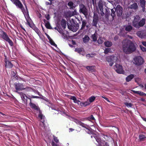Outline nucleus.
<instances>
[{
    "instance_id": "obj_1",
    "label": "nucleus",
    "mask_w": 146,
    "mask_h": 146,
    "mask_svg": "<svg viewBox=\"0 0 146 146\" xmlns=\"http://www.w3.org/2000/svg\"><path fill=\"white\" fill-rule=\"evenodd\" d=\"M123 48V51L126 53H130L136 49L133 43L128 39H125L122 42Z\"/></svg>"
},
{
    "instance_id": "obj_2",
    "label": "nucleus",
    "mask_w": 146,
    "mask_h": 146,
    "mask_svg": "<svg viewBox=\"0 0 146 146\" xmlns=\"http://www.w3.org/2000/svg\"><path fill=\"white\" fill-rule=\"evenodd\" d=\"M13 4H15L17 8L21 9L27 21L29 24L31 21V19L29 17L28 14L27 8L26 7V10H25L23 5L19 0H10Z\"/></svg>"
},
{
    "instance_id": "obj_3",
    "label": "nucleus",
    "mask_w": 146,
    "mask_h": 146,
    "mask_svg": "<svg viewBox=\"0 0 146 146\" xmlns=\"http://www.w3.org/2000/svg\"><path fill=\"white\" fill-rule=\"evenodd\" d=\"M98 6L100 11V14L102 16H103L105 15V17L106 19H108L109 16L110 15V9L108 7H106L105 9V13H104V12L103 8V3L101 2H99L98 4Z\"/></svg>"
},
{
    "instance_id": "obj_4",
    "label": "nucleus",
    "mask_w": 146,
    "mask_h": 146,
    "mask_svg": "<svg viewBox=\"0 0 146 146\" xmlns=\"http://www.w3.org/2000/svg\"><path fill=\"white\" fill-rule=\"evenodd\" d=\"M38 117L41 120V122L40 123V125L42 127L43 129H44L43 131L44 130L45 132L47 133L48 131H49V127L47 124H45L44 123V116L42 113H40Z\"/></svg>"
},
{
    "instance_id": "obj_5",
    "label": "nucleus",
    "mask_w": 146,
    "mask_h": 146,
    "mask_svg": "<svg viewBox=\"0 0 146 146\" xmlns=\"http://www.w3.org/2000/svg\"><path fill=\"white\" fill-rule=\"evenodd\" d=\"M0 37L8 42L11 46H13V41L10 40L7 34L5 32L3 31L0 32Z\"/></svg>"
},
{
    "instance_id": "obj_6",
    "label": "nucleus",
    "mask_w": 146,
    "mask_h": 146,
    "mask_svg": "<svg viewBox=\"0 0 146 146\" xmlns=\"http://www.w3.org/2000/svg\"><path fill=\"white\" fill-rule=\"evenodd\" d=\"M133 63L136 65L139 66L144 62L143 59L140 56L135 57L133 58Z\"/></svg>"
},
{
    "instance_id": "obj_7",
    "label": "nucleus",
    "mask_w": 146,
    "mask_h": 146,
    "mask_svg": "<svg viewBox=\"0 0 146 146\" xmlns=\"http://www.w3.org/2000/svg\"><path fill=\"white\" fill-rule=\"evenodd\" d=\"M114 69L118 74H124L125 73L122 65L118 64H116L114 67Z\"/></svg>"
},
{
    "instance_id": "obj_8",
    "label": "nucleus",
    "mask_w": 146,
    "mask_h": 146,
    "mask_svg": "<svg viewBox=\"0 0 146 146\" xmlns=\"http://www.w3.org/2000/svg\"><path fill=\"white\" fill-rule=\"evenodd\" d=\"M116 57L113 55L108 56L106 57V60L109 63V65L112 66L113 64V63L116 61Z\"/></svg>"
},
{
    "instance_id": "obj_9",
    "label": "nucleus",
    "mask_w": 146,
    "mask_h": 146,
    "mask_svg": "<svg viewBox=\"0 0 146 146\" xmlns=\"http://www.w3.org/2000/svg\"><path fill=\"white\" fill-rule=\"evenodd\" d=\"M14 85L16 92L18 93L19 92H18V91L24 90L25 88V86L23 85V84L20 83H15Z\"/></svg>"
},
{
    "instance_id": "obj_10",
    "label": "nucleus",
    "mask_w": 146,
    "mask_h": 146,
    "mask_svg": "<svg viewBox=\"0 0 146 146\" xmlns=\"http://www.w3.org/2000/svg\"><path fill=\"white\" fill-rule=\"evenodd\" d=\"M136 34L140 38L142 39L145 38H146V29L138 31Z\"/></svg>"
},
{
    "instance_id": "obj_11",
    "label": "nucleus",
    "mask_w": 146,
    "mask_h": 146,
    "mask_svg": "<svg viewBox=\"0 0 146 146\" xmlns=\"http://www.w3.org/2000/svg\"><path fill=\"white\" fill-rule=\"evenodd\" d=\"M115 10V11L117 16H120L122 15L123 8L120 5H118Z\"/></svg>"
},
{
    "instance_id": "obj_12",
    "label": "nucleus",
    "mask_w": 146,
    "mask_h": 146,
    "mask_svg": "<svg viewBox=\"0 0 146 146\" xmlns=\"http://www.w3.org/2000/svg\"><path fill=\"white\" fill-rule=\"evenodd\" d=\"M80 8L79 11L80 13H82L85 15L87 14V9L84 5H80Z\"/></svg>"
},
{
    "instance_id": "obj_13",
    "label": "nucleus",
    "mask_w": 146,
    "mask_h": 146,
    "mask_svg": "<svg viewBox=\"0 0 146 146\" xmlns=\"http://www.w3.org/2000/svg\"><path fill=\"white\" fill-rule=\"evenodd\" d=\"M98 16L97 14H94V16L93 17L92 25L95 27H97V25L98 22Z\"/></svg>"
},
{
    "instance_id": "obj_14",
    "label": "nucleus",
    "mask_w": 146,
    "mask_h": 146,
    "mask_svg": "<svg viewBox=\"0 0 146 146\" xmlns=\"http://www.w3.org/2000/svg\"><path fill=\"white\" fill-rule=\"evenodd\" d=\"M145 20L144 18H143L140 20L138 23L137 25H136L135 28L137 29L141 27H142L145 23Z\"/></svg>"
},
{
    "instance_id": "obj_15",
    "label": "nucleus",
    "mask_w": 146,
    "mask_h": 146,
    "mask_svg": "<svg viewBox=\"0 0 146 146\" xmlns=\"http://www.w3.org/2000/svg\"><path fill=\"white\" fill-rule=\"evenodd\" d=\"M32 21L30 22V23L29 24L27 22V24L29 25V26L33 28V29L35 31L36 33L38 35L40 36L41 35V33L40 31V30L39 29L37 28L34 25H33V26H31V22Z\"/></svg>"
},
{
    "instance_id": "obj_16",
    "label": "nucleus",
    "mask_w": 146,
    "mask_h": 146,
    "mask_svg": "<svg viewBox=\"0 0 146 146\" xmlns=\"http://www.w3.org/2000/svg\"><path fill=\"white\" fill-rule=\"evenodd\" d=\"M140 18L138 15H136L134 18V19L133 21V26L135 27L136 25H137L140 21Z\"/></svg>"
},
{
    "instance_id": "obj_17",
    "label": "nucleus",
    "mask_w": 146,
    "mask_h": 146,
    "mask_svg": "<svg viewBox=\"0 0 146 146\" xmlns=\"http://www.w3.org/2000/svg\"><path fill=\"white\" fill-rule=\"evenodd\" d=\"M94 137L95 139L97 142L99 144L98 146H102V141L100 139L96 136H94ZM108 145V146L109 145L107 142L105 143V145L104 146H107L106 145Z\"/></svg>"
},
{
    "instance_id": "obj_18",
    "label": "nucleus",
    "mask_w": 146,
    "mask_h": 146,
    "mask_svg": "<svg viewBox=\"0 0 146 146\" xmlns=\"http://www.w3.org/2000/svg\"><path fill=\"white\" fill-rule=\"evenodd\" d=\"M75 122L78 125L81 126L83 127L86 128V129H88V126L87 125L84 124V123L82 122L81 121L78 120H76Z\"/></svg>"
},
{
    "instance_id": "obj_19",
    "label": "nucleus",
    "mask_w": 146,
    "mask_h": 146,
    "mask_svg": "<svg viewBox=\"0 0 146 146\" xmlns=\"http://www.w3.org/2000/svg\"><path fill=\"white\" fill-rule=\"evenodd\" d=\"M29 99L30 100L29 105L30 107L34 110H38L39 109L38 107L35 104L32 103L31 99L30 98H29Z\"/></svg>"
},
{
    "instance_id": "obj_20",
    "label": "nucleus",
    "mask_w": 146,
    "mask_h": 146,
    "mask_svg": "<svg viewBox=\"0 0 146 146\" xmlns=\"http://www.w3.org/2000/svg\"><path fill=\"white\" fill-rule=\"evenodd\" d=\"M129 8L131 9L136 10L138 8L137 4L136 3H134L133 4H131L129 7Z\"/></svg>"
},
{
    "instance_id": "obj_21",
    "label": "nucleus",
    "mask_w": 146,
    "mask_h": 146,
    "mask_svg": "<svg viewBox=\"0 0 146 146\" xmlns=\"http://www.w3.org/2000/svg\"><path fill=\"white\" fill-rule=\"evenodd\" d=\"M131 91L134 93L135 94H137L140 96H146V94L140 91H135L133 90H131Z\"/></svg>"
},
{
    "instance_id": "obj_22",
    "label": "nucleus",
    "mask_w": 146,
    "mask_h": 146,
    "mask_svg": "<svg viewBox=\"0 0 146 146\" xmlns=\"http://www.w3.org/2000/svg\"><path fill=\"white\" fill-rule=\"evenodd\" d=\"M124 27L125 31L128 32H130L133 29L132 26L130 25H125Z\"/></svg>"
},
{
    "instance_id": "obj_23",
    "label": "nucleus",
    "mask_w": 146,
    "mask_h": 146,
    "mask_svg": "<svg viewBox=\"0 0 146 146\" xmlns=\"http://www.w3.org/2000/svg\"><path fill=\"white\" fill-rule=\"evenodd\" d=\"M43 21L45 24V27L49 29H52V27H51L49 21L45 19L43 20Z\"/></svg>"
},
{
    "instance_id": "obj_24",
    "label": "nucleus",
    "mask_w": 146,
    "mask_h": 146,
    "mask_svg": "<svg viewBox=\"0 0 146 146\" xmlns=\"http://www.w3.org/2000/svg\"><path fill=\"white\" fill-rule=\"evenodd\" d=\"M5 67L6 68H11L13 66V64L11 62L9 61H5Z\"/></svg>"
},
{
    "instance_id": "obj_25",
    "label": "nucleus",
    "mask_w": 146,
    "mask_h": 146,
    "mask_svg": "<svg viewBox=\"0 0 146 146\" xmlns=\"http://www.w3.org/2000/svg\"><path fill=\"white\" fill-rule=\"evenodd\" d=\"M18 93L20 94V95L21 96V98H22V99L23 100H26L27 101V98H28L29 99V98H28L26 96V94L23 93L21 92H19Z\"/></svg>"
},
{
    "instance_id": "obj_26",
    "label": "nucleus",
    "mask_w": 146,
    "mask_h": 146,
    "mask_svg": "<svg viewBox=\"0 0 146 146\" xmlns=\"http://www.w3.org/2000/svg\"><path fill=\"white\" fill-rule=\"evenodd\" d=\"M70 99L72 100L74 103H76L78 105H80V101L78 100H77L75 97L72 96L71 97Z\"/></svg>"
},
{
    "instance_id": "obj_27",
    "label": "nucleus",
    "mask_w": 146,
    "mask_h": 146,
    "mask_svg": "<svg viewBox=\"0 0 146 146\" xmlns=\"http://www.w3.org/2000/svg\"><path fill=\"white\" fill-rule=\"evenodd\" d=\"M105 46L107 47H111L112 45V42L108 40L104 42Z\"/></svg>"
},
{
    "instance_id": "obj_28",
    "label": "nucleus",
    "mask_w": 146,
    "mask_h": 146,
    "mask_svg": "<svg viewBox=\"0 0 146 146\" xmlns=\"http://www.w3.org/2000/svg\"><path fill=\"white\" fill-rule=\"evenodd\" d=\"M90 104V103L89 102L87 101L84 102H81L80 103V105L81 106H84L86 107L88 105H89Z\"/></svg>"
},
{
    "instance_id": "obj_29",
    "label": "nucleus",
    "mask_w": 146,
    "mask_h": 146,
    "mask_svg": "<svg viewBox=\"0 0 146 146\" xmlns=\"http://www.w3.org/2000/svg\"><path fill=\"white\" fill-rule=\"evenodd\" d=\"M68 5L70 9H73L75 7V5L72 1L69 2L68 3Z\"/></svg>"
},
{
    "instance_id": "obj_30",
    "label": "nucleus",
    "mask_w": 146,
    "mask_h": 146,
    "mask_svg": "<svg viewBox=\"0 0 146 146\" xmlns=\"http://www.w3.org/2000/svg\"><path fill=\"white\" fill-rule=\"evenodd\" d=\"M95 66H87L86 67V68L89 71L93 72L95 70Z\"/></svg>"
},
{
    "instance_id": "obj_31",
    "label": "nucleus",
    "mask_w": 146,
    "mask_h": 146,
    "mask_svg": "<svg viewBox=\"0 0 146 146\" xmlns=\"http://www.w3.org/2000/svg\"><path fill=\"white\" fill-rule=\"evenodd\" d=\"M134 75L131 74L128 76L126 78V81L129 82L134 77Z\"/></svg>"
},
{
    "instance_id": "obj_32",
    "label": "nucleus",
    "mask_w": 146,
    "mask_h": 146,
    "mask_svg": "<svg viewBox=\"0 0 146 146\" xmlns=\"http://www.w3.org/2000/svg\"><path fill=\"white\" fill-rule=\"evenodd\" d=\"M83 40L84 43H87L90 40V38L87 35H85L84 37L83 38Z\"/></svg>"
},
{
    "instance_id": "obj_33",
    "label": "nucleus",
    "mask_w": 146,
    "mask_h": 146,
    "mask_svg": "<svg viewBox=\"0 0 146 146\" xmlns=\"http://www.w3.org/2000/svg\"><path fill=\"white\" fill-rule=\"evenodd\" d=\"M139 139L141 141H144L146 138V137L143 134H140L139 136Z\"/></svg>"
},
{
    "instance_id": "obj_34",
    "label": "nucleus",
    "mask_w": 146,
    "mask_h": 146,
    "mask_svg": "<svg viewBox=\"0 0 146 146\" xmlns=\"http://www.w3.org/2000/svg\"><path fill=\"white\" fill-rule=\"evenodd\" d=\"M61 24L62 27H63L64 29L66 26V21L64 20H62L61 22Z\"/></svg>"
},
{
    "instance_id": "obj_35",
    "label": "nucleus",
    "mask_w": 146,
    "mask_h": 146,
    "mask_svg": "<svg viewBox=\"0 0 146 146\" xmlns=\"http://www.w3.org/2000/svg\"><path fill=\"white\" fill-rule=\"evenodd\" d=\"M91 38L92 39L93 41L94 42L96 41L97 40V35L95 33L92 35L91 36Z\"/></svg>"
},
{
    "instance_id": "obj_36",
    "label": "nucleus",
    "mask_w": 146,
    "mask_h": 146,
    "mask_svg": "<svg viewBox=\"0 0 146 146\" xmlns=\"http://www.w3.org/2000/svg\"><path fill=\"white\" fill-rule=\"evenodd\" d=\"M96 99V97L94 96H92L90 97L88 99L89 102L90 104L93 102Z\"/></svg>"
},
{
    "instance_id": "obj_37",
    "label": "nucleus",
    "mask_w": 146,
    "mask_h": 146,
    "mask_svg": "<svg viewBox=\"0 0 146 146\" xmlns=\"http://www.w3.org/2000/svg\"><path fill=\"white\" fill-rule=\"evenodd\" d=\"M111 15L112 17V19L113 20L114 17L115 15V12L113 9H111Z\"/></svg>"
},
{
    "instance_id": "obj_38",
    "label": "nucleus",
    "mask_w": 146,
    "mask_h": 146,
    "mask_svg": "<svg viewBox=\"0 0 146 146\" xmlns=\"http://www.w3.org/2000/svg\"><path fill=\"white\" fill-rule=\"evenodd\" d=\"M140 4L141 7L145 6V0H140Z\"/></svg>"
},
{
    "instance_id": "obj_39",
    "label": "nucleus",
    "mask_w": 146,
    "mask_h": 146,
    "mask_svg": "<svg viewBox=\"0 0 146 146\" xmlns=\"http://www.w3.org/2000/svg\"><path fill=\"white\" fill-rule=\"evenodd\" d=\"M77 11L76 10H74V11L69 13V15L71 17L72 16L77 15Z\"/></svg>"
},
{
    "instance_id": "obj_40",
    "label": "nucleus",
    "mask_w": 146,
    "mask_h": 146,
    "mask_svg": "<svg viewBox=\"0 0 146 146\" xmlns=\"http://www.w3.org/2000/svg\"><path fill=\"white\" fill-rule=\"evenodd\" d=\"M102 137H104L106 140L108 141L111 138V137L109 136H108L107 135H103Z\"/></svg>"
},
{
    "instance_id": "obj_41",
    "label": "nucleus",
    "mask_w": 146,
    "mask_h": 146,
    "mask_svg": "<svg viewBox=\"0 0 146 146\" xmlns=\"http://www.w3.org/2000/svg\"><path fill=\"white\" fill-rule=\"evenodd\" d=\"M86 24V21L85 20H84L82 21V26L81 29H83L85 27Z\"/></svg>"
},
{
    "instance_id": "obj_42",
    "label": "nucleus",
    "mask_w": 146,
    "mask_h": 146,
    "mask_svg": "<svg viewBox=\"0 0 146 146\" xmlns=\"http://www.w3.org/2000/svg\"><path fill=\"white\" fill-rule=\"evenodd\" d=\"M111 52V49L110 48H106L104 51V53L105 54H107L109 52Z\"/></svg>"
},
{
    "instance_id": "obj_43",
    "label": "nucleus",
    "mask_w": 146,
    "mask_h": 146,
    "mask_svg": "<svg viewBox=\"0 0 146 146\" xmlns=\"http://www.w3.org/2000/svg\"><path fill=\"white\" fill-rule=\"evenodd\" d=\"M49 41L50 43V44L51 45L55 46V47H57V45L53 41V40L52 39L50 40Z\"/></svg>"
},
{
    "instance_id": "obj_44",
    "label": "nucleus",
    "mask_w": 146,
    "mask_h": 146,
    "mask_svg": "<svg viewBox=\"0 0 146 146\" xmlns=\"http://www.w3.org/2000/svg\"><path fill=\"white\" fill-rule=\"evenodd\" d=\"M124 104L128 108L131 107L132 106V104L130 103L125 102Z\"/></svg>"
},
{
    "instance_id": "obj_45",
    "label": "nucleus",
    "mask_w": 146,
    "mask_h": 146,
    "mask_svg": "<svg viewBox=\"0 0 146 146\" xmlns=\"http://www.w3.org/2000/svg\"><path fill=\"white\" fill-rule=\"evenodd\" d=\"M20 27H21V28L23 29V33L26 36V35L27 34V32H26V31H25V29L23 27V26L22 25H20Z\"/></svg>"
},
{
    "instance_id": "obj_46",
    "label": "nucleus",
    "mask_w": 146,
    "mask_h": 146,
    "mask_svg": "<svg viewBox=\"0 0 146 146\" xmlns=\"http://www.w3.org/2000/svg\"><path fill=\"white\" fill-rule=\"evenodd\" d=\"M87 119L89 121H90L91 120H95V118L92 115H91L90 116L88 117Z\"/></svg>"
},
{
    "instance_id": "obj_47",
    "label": "nucleus",
    "mask_w": 146,
    "mask_h": 146,
    "mask_svg": "<svg viewBox=\"0 0 146 146\" xmlns=\"http://www.w3.org/2000/svg\"><path fill=\"white\" fill-rule=\"evenodd\" d=\"M98 42L99 44H101L103 43V41L101 37H99V38L98 40Z\"/></svg>"
},
{
    "instance_id": "obj_48",
    "label": "nucleus",
    "mask_w": 146,
    "mask_h": 146,
    "mask_svg": "<svg viewBox=\"0 0 146 146\" xmlns=\"http://www.w3.org/2000/svg\"><path fill=\"white\" fill-rule=\"evenodd\" d=\"M53 139L54 141L56 143H58L59 142V140L57 137H56L54 135H53Z\"/></svg>"
},
{
    "instance_id": "obj_49",
    "label": "nucleus",
    "mask_w": 146,
    "mask_h": 146,
    "mask_svg": "<svg viewBox=\"0 0 146 146\" xmlns=\"http://www.w3.org/2000/svg\"><path fill=\"white\" fill-rule=\"evenodd\" d=\"M75 51L80 53L82 51V50L80 48H76L75 50Z\"/></svg>"
},
{
    "instance_id": "obj_50",
    "label": "nucleus",
    "mask_w": 146,
    "mask_h": 146,
    "mask_svg": "<svg viewBox=\"0 0 146 146\" xmlns=\"http://www.w3.org/2000/svg\"><path fill=\"white\" fill-rule=\"evenodd\" d=\"M139 46L141 50L143 52L146 51V48L142 45H140Z\"/></svg>"
},
{
    "instance_id": "obj_51",
    "label": "nucleus",
    "mask_w": 146,
    "mask_h": 146,
    "mask_svg": "<svg viewBox=\"0 0 146 146\" xmlns=\"http://www.w3.org/2000/svg\"><path fill=\"white\" fill-rule=\"evenodd\" d=\"M24 90H25L27 91H31L32 90L31 88L30 87H25V88Z\"/></svg>"
},
{
    "instance_id": "obj_52",
    "label": "nucleus",
    "mask_w": 146,
    "mask_h": 146,
    "mask_svg": "<svg viewBox=\"0 0 146 146\" xmlns=\"http://www.w3.org/2000/svg\"><path fill=\"white\" fill-rule=\"evenodd\" d=\"M50 1V2H46L45 4L46 5H50L52 4V1L53 0H49Z\"/></svg>"
},
{
    "instance_id": "obj_53",
    "label": "nucleus",
    "mask_w": 146,
    "mask_h": 146,
    "mask_svg": "<svg viewBox=\"0 0 146 146\" xmlns=\"http://www.w3.org/2000/svg\"><path fill=\"white\" fill-rule=\"evenodd\" d=\"M40 97L39 96H31L30 98H29V99L31 98H39Z\"/></svg>"
},
{
    "instance_id": "obj_54",
    "label": "nucleus",
    "mask_w": 146,
    "mask_h": 146,
    "mask_svg": "<svg viewBox=\"0 0 146 146\" xmlns=\"http://www.w3.org/2000/svg\"><path fill=\"white\" fill-rule=\"evenodd\" d=\"M45 18L47 20H49L50 19V17L49 14L46 15H45Z\"/></svg>"
},
{
    "instance_id": "obj_55",
    "label": "nucleus",
    "mask_w": 146,
    "mask_h": 146,
    "mask_svg": "<svg viewBox=\"0 0 146 146\" xmlns=\"http://www.w3.org/2000/svg\"><path fill=\"white\" fill-rule=\"evenodd\" d=\"M18 80L20 81H22L24 82H25V80L24 79L20 77L18 78Z\"/></svg>"
},
{
    "instance_id": "obj_56",
    "label": "nucleus",
    "mask_w": 146,
    "mask_h": 146,
    "mask_svg": "<svg viewBox=\"0 0 146 146\" xmlns=\"http://www.w3.org/2000/svg\"><path fill=\"white\" fill-rule=\"evenodd\" d=\"M52 146H57V144L56 143H55L54 141H52Z\"/></svg>"
},
{
    "instance_id": "obj_57",
    "label": "nucleus",
    "mask_w": 146,
    "mask_h": 146,
    "mask_svg": "<svg viewBox=\"0 0 146 146\" xmlns=\"http://www.w3.org/2000/svg\"><path fill=\"white\" fill-rule=\"evenodd\" d=\"M142 44L143 46L146 47V42L143 41L142 42Z\"/></svg>"
},
{
    "instance_id": "obj_58",
    "label": "nucleus",
    "mask_w": 146,
    "mask_h": 146,
    "mask_svg": "<svg viewBox=\"0 0 146 146\" xmlns=\"http://www.w3.org/2000/svg\"><path fill=\"white\" fill-rule=\"evenodd\" d=\"M46 35L47 36V38H48V39L49 40H51L52 39L50 38V36L48 35V34H46Z\"/></svg>"
},
{
    "instance_id": "obj_59",
    "label": "nucleus",
    "mask_w": 146,
    "mask_h": 146,
    "mask_svg": "<svg viewBox=\"0 0 146 146\" xmlns=\"http://www.w3.org/2000/svg\"><path fill=\"white\" fill-rule=\"evenodd\" d=\"M71 42L72 44L74 45L76 44V42L74 40H72L71 41Z\"/></svg>"
},
{
    "instance_id": "obj_60",
    "label": "nucleus",
    "mask_w": 146,
    "mask_h": 146,
    "mask_svg": "<svg viewBox=\"0 0 146 146\" xmlns=\"http://www.w3.org/2000/svg\"><path fill=\"white\" fill-rule=\"evenodd\" d=\"M86 57L87 58H89L91 57H92V56H91V54H86Z\"/></svg>"
},
{
    "instance_id": "obj_61",
    "label": "nucleus",
    "mask_w": 146,
    "mask_h": 146,
    "mask_svg": "<svg viewBox=\"0 0 146 146\" xmlns=\"http://www.w3.org/2000/svg\"><path fill=\"white\" fill-rule=\"evenodd\" d=\"M102 97L105 99L107 101L109 102V101L108 100V98L106 97L105 96H102Z\"/></svg>"
},
{
    "instance_id": "obj_62",
    "label": "nucleus",
    "mask_w": 146,
    "mask_h": 146,
    "mask_svg": "<svg viewBox=\"0 0 146 146\" xmlns=\"http://www.w3.org/2000/svg\"><path fill=\"white\" fill-rule=\"evenodd\" d=\"M43 99L46 102H48V100L45 97H44Z\"/></svg>"
},
{
    "instance_id": "obj_63",
    "label": "nucleus",
    "mask_w": 146,
    "mask_h": 146,
    "mask_svg": "<svg viewBox=\"0 0 146 146\" xmlns=\"http://www.w3.org/2000/svg\"><path fill=\"white\" fill-rule=\"evenodd\" d=\"M140 100L142 102H145V100L143 98H141Z\"/></svg>"
},
{
    "instance_id": "obj_64",
    "label": "nucleus",
    "mask_w": 146,
    "mask_h": 146,
    "mask_svg": "<svg viewBox=\"0 0 146 146\" xmlns=\"http://www.w3.org/2000/svg\"><path fill=\"white\" fill-rule=\"evenodd\" d=\"M139 86L141 88H143L144 87V86L143 84H141L139 85Z\"/></svg>"
}]
</instances>
